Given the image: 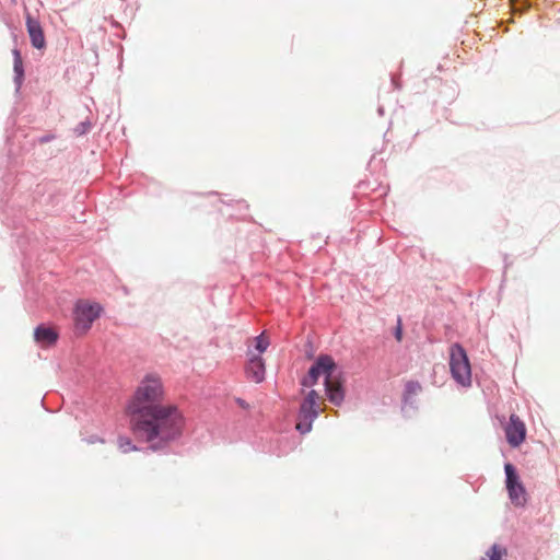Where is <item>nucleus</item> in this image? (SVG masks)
<instances>
[{"label":"nucleus","instance_id":"20e7f679","mask_svg":"<svg viewBox=\"0 0 560 560\" xmlns=\"http://www.w3.org/2000/svg\"><path fill=\"white\" fill-rule=\"evenodd\" d=\"M450 368L453 378L462 386H470L471 369L464 348L454 343L450 349Z\"/></svg>","mask_w":560,"mask_h":560},{"label":"nucleus","instance_id":"f257e3e1","mask_svg":"<svg viewBox=\"0 0 560 560\" xmlns=\"http://www.w3.org/2000/svg\"><path fill=\"white\" fill-rule=\"evenodd\" d=\"M165 396L161 376L148 373L128 404L132 432L153 450H161L178 439L185 425L182 412L175 405L166 404Z\"/></svg>","mask_w":560,"mask_h":560},{"label":"nucleus","instance_id":"423d86ee","mask_svg":"<svg viewBox=\"0 0 560 560\" xmlns=\"http://www.w3.org/2000/svg\"><path fill=\"white\" fill-rule=\"evenodd\" d=\"M504 470L506 475V490L512 504L515 506H524L527 502V493L515 467L512 464L506 463L504 465Z\"/></svg>","mask_w":560,"mask_h":560},{"label":"nucleus","instance_id":"9b49d317","mask_svg":"<svg viewBox=\"0 0 560 560\" xmlns=\"http://www.w3.org/2000/svg\"><path fill=\"white\" fill-rule=\"evenodd\" d=\"M506 555V550L498 545H493L486 553L482 560H502Z\"/></svg>","mask_w":560,"mask_h":560},{"label":"nucleus","instance_id":"7ed1b4c3","mask_svg":"<svg viewBox=\"0 0 560 560\" xmlns=\"http://www.w3.org/2000/svg\"><path fill=\"white\" fill-rule=\"evenodd\" d=\"M323 405L324 399L316 390L312 389L306 394L300 406L295 427L300 433L305 434L311 432L314 420L323 411Z\"/></svg>","mask_w":560,"mask_h":560},{"label":"nucleus","instance_id":"ddd939ff","mask_svg":"<svg viewBox=\"0 0 560 560\" xmlns=\"http://www.w3.org/2000/svg\"><path fill=\"white\" fill-rule=\"evenodd\" d=\"M13 54H14V71L18 73L19 77H22L23 75V66H22L21 55L18 50H14Z\"/></svg>","mask_w":560,"mask_h":560},{"label":"nucleus","instance_id":"6e6552de","mask_svg":"<svg viewBox=\"0 0 560 560\" xmlns=\"http://www.w3.org/2000/svg\"><path fill=\"white\" fill-rule=\"evenodd\" d=\"M26 28H27V33L31 38L32 45L37 49L44 48L46 45V42H45V36H44V31L42 28V25L30 13L26 14Z\"/></svg>","mask_w":560,"mask_h":560},{"label":"nucleus","instance_id":"0eeeda50","mask_svg":"<svg viewBox=\"0 0 560 560\" xmlns=\"http://www.w3.org/2000/svg\"><path fill=\"white\" fill-rule=\"evenodd\" d=\"M508 443L518 447L526 439V425L516 415H511L504 429Z\"/></svg>","mask_w":560,"mask_h":560},{"label":"nucleus","instance_id":"f8f14e48","mask_svg":"<svg viewBox=\"0 0 560 560\" xmlns=\"http://www.w3.org/2000/svg\"><path fill=\"white\" fill-rule=\"evenodd\" d=\"M268 347H269V340L265 336V334H261L255 338V349L259 353H262L264 351H266Z\"/></svg>","mask_w":560,"mask_h":560},{"label":"nucleus","instance_id":"2eb2a0df","mask_svg":"<svg viewBox=\"0 0 560 560\" xmlns=\"http://www.w3.org/2000/svg\"><path fill=\"white\" fill-rule=\"evenodd\" d=\"M408 387L410 388V390H415L417 388H420V385L418 383H409Z\"/></svg>","mask_w":560,"mask_h":560},{"label":"nucleus","instance_id":"39448f33","mask_svg":"<svg viewBox=\"0 0 560 560\" xmlns=\"http://www.w3.org/2000/svg\"><path fill=\"white\" fill-rule=\"evenodd\" d=\"M103 308L101 304L89 300H79L73 310V322L77 331L85 334L93 322L100 317Z\"/></svg>","mask_w":560,"mask_h":560},{"label":"nucleus","instance_id":"f3484780","mask_svg":"<svg viewBox=\"0 0 560 560\" xmlns=\"http://www.w3.org/2000/svg\"><path fill=\"white\" fill-rule=\"evenodd\" d=\"M396 338H397V340L401 339V331H400V329L397 330Z\"/></svg>","mask_w":560,"mask_h":560},{"label":"nucleus","instance_id":"dca6fc26","mask_svg":"<svg viewBox=\"0 0 560 560\" xmlns=\"http://www.w3.org/2000/svg\"><path fill=\"white\" fill-rule=\"evenodd\" d=\"M125 446H128V447H127V448H124V452H127V451H129V450H135V448H136L135 446H131L130 441H126Z\"/></svg>","mask_w":560,"mask_h":560},{"label":"nucleus","instance_id":"4468645a","mask_svg":"<svg viewBox=\"0 0 560 560\" xmlns=\"http://www.w3.org/2000/svg\"><path fill=\"white\" fill-rule=\"evenodd\" d=\"M235 402L237 404L238 407H241L243 409H248L249 408V405L244 399H242V398H236Z\"/></svg>","mask_w":560,"mask_h":560},{"label":"nucleus","instance_id":"9d476101","mask_svg":"<svg viewBox=\"0 0 560 560\" xmlns=\"http://www.w3.org/2000/svg\"><path fill=\"white\" fill-rule=\"evenodd\" d=\"M34 339L40 347H49L56 343L58 334L50 327L38 326L34 331Z\"/></svg>","mask_w":560,"mask_h":560},{"label":"nucleus","instance_id":"f03ea898","mask_svg":"<svg viewBox=\"0 0 560 560\" xmlns=\"http://www.w3.org/2000/svg\"><path fill=\"white\" fill-rule=\"evenodd\" d=\"M336 364L331 357L319 355L311 366L307 375L302 380L303 387L314 386L320 376L325 380V389L330 402L340 405L343 400L341 381L336 373Z\"/></svg>","mask_w":560,"mask_h":560},{"label":"nucleus","instance_id":"1a4fd4ad","mask_svg":"<svg viewBox=\"0 0 560 560\" xmlns=\"http://www.w3.org/2000/svg\"><path fill=\"white\" fill-rule=\"evenodd\" d=\"M246 374L255 383H260L265 378V363L259 355H252L246 368Z\"/></svg>","mask_w":560,"mask_h":560}]
</instances>
